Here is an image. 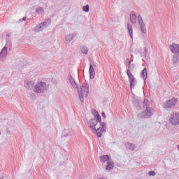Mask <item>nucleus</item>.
I'll use <instances>...</instances> for the list:
<instances>
[{
  "label": "nucleus",
  "instance_id": "obj_1",
  "mask_svg": "<svg viewBox=\"0 0 179 179\" xmlns=\"http://www.w3.org/2000/svg\"><path fill=\"white\" fill-rule=\"evenodd\" d=\"M79 99L82 103H85V97L89 94V84L83 83L80 90H78Z\"/></svg>",
  "mask_w": 179,
  "mask_h": 179
},
{
  "label": "nucleus",
  "instance_id": "obj_2",
  "mask_svg": "<svg viewBox=\"0 0 179 179\" xmlns=\"http://www.w3.org/2000/svg\"><path fill=\"white\" fill-rule=\"evenodd\" d=\"M45 89H47V83H45V82L41 81L34 86V88L33 90L34 93L40 94V93H44V92L45 91Z\"/></svg>",
  "mask_w": 179,
  "mask_h": 179
},
{
  "label": "nucleus",
  "instance_id": "obj_3",
  "mask_svg": "<svg viewBox=\"0 0 179 179\" xmlns=\"http://www.w3.org/2000/svg\"><path fill=\"white\" fill-rule=\"evenodd\" d=\"M155 114V110L150 107H147L146 110L142 113H139L138 117L139 118H150Z\"/></svg>",
  "mask_w": 179,
  "mask_h": 179
},
{
  "label": "nucleus",
  "instance_id": "obj_4",
  "mask_svg": "<svg viewBox=\"0 0 179 179\" xmlns=\"http://www.w3.org/2000/svg\"><path fill=\"white\" fill-rule=\"evenodd\" d=\"M178 101V99L176 97L172 98L171 99H169L168 101H166L163 103L164 108H166V110H169V108H173L176 104H177V102Z\"/></svg>",
  "mask_w": 179,
  "mask_h": 179
},
{
  "label": "nucleus",
  "instance_id": "obj_5",
  "mask_svg": "<svg viewBox=\"0 0 179 179\" xmlns=\"http://www.w3.org/2000/svg\"><path fill=\"white\" fill-rule=\"evenodd\" d=\"M169 122L172 125H179V113H173L169 118Z\"/></svg>",
  "mask_w": 179,
  "mask_h": 179
},
{
  "label": "nucleus",
  "instance_id": "obj_6",
  "mask_svg": "<svg viewBox=\"0 0 179 179\" xmlns=\"http://www.w3.org/2000/svg\"><path fill=\"white\" fill-rule=\"evenodd\" d=\"M106 123H101V126L99 128H98L96 131V136L98 138H101L103 135V132H106L107 127H106Z\"/></svg>",
  "mask_w": 179,
  "mask_h": 179
},
{
  "label": "nucleus",
  "instance_id": "obj_7",
  "mask_svg": "<svg viewBox=\"0 0 179 179\" xmlns=\"http://www.w3.org/2000/svg\"><path fill=\"white\" fill-rule=\"evenodd\" d=\"M94 66H96V64H94V62H90V79H94V75H96V72L94 71Z\"/></svg>",
  "mask_w": 179,
  "mask_h": 179
},
{
  "label": "nucleus",
  "instance_id": "obj_8",
  "mask_svg": "<svg viewBox=\"0 0 179 179\" xmlns=\"http://www.w3.org/2000/svg\"><path fill=\"white\" fill-rule=\"evenodd\" d=\"M78 34L74 32L73 34H69L65 36L64 43L65 44H69L71 40H73V37H76Z\"/></svg>",
  "mask_w": 179,
  "mask_h": 179
},
{
  "label": "nucleus",
  "instance_id": "obj_9",
  "mask_svg": "<svg viewBox=\"0 0 179 179\" xmlns=\"http://www.w3.org/2000/svg\"><path fill=\"white\" fill-rule=\"evenodd\" d=\"M171 52H173V54L176 55H179V45L178 44H176L173 43V45H171L169 47Z\"/></svg>",
  "mask_w": 179,
  "mask_h": 179
},
{
  "label": "nucleus",
  "instance_id": "obj_10",
  "mask_svg": "<svg viewBox=\"0 0 179 179\" xmlns=\"http://www.w3.org/2000/svg\"><path fill=\"white\" fill-rule=\"evenodd\" d=\"M24 87L27 90H32L34 87V81L33 80H26L24 81Z\"/></svg>",
  "mask_w": 179,
  "mask_h": 179
},
{
  "label": "nucleus",
  "instance_id": "obj_11",
  "mask_svg": "<svg viewBox=\"0 0 179 179\" xmlns=\"http://www.w3.org/2000/svg\"><path fill=\"white\" fill-rule=\"evenodd\" d=\"M88 125H90V128L93 129V131H96V126L97 125V120L91 119L88 122Z\"/></svg>",
  "mask_w": 179,
  "mask_h": 179
},
{
  "label": "nucleus",
  "instance_id": "obj_12",
  "mask_svg": "<svg viewBox=\"0 0 179 179\" xmlns=\"http://www.w3.org/2000/svg\"><path fill=\"white\" fill-rule=\"evenodd\" d=\"M6 55H8V47L4 46L0 52V59L6 58Z\"/></svg>",
  "mask_w": 179,
  "mask_h": 179
},
{
  "label": "nucleus",
  "instance_id": "obj_13",
  "mask_svg": "<svg viewBox=\"0 0 179 179\" xmlns=\"http://www.w3.org/2000/svg\"><path fill=\"white\" fill-rule=\"evenodd\" d=\"M33 31H35V33H40V31H43L44 30V28L43 27V24L40 23L37 24L36 27L33 28Z\"/></svg>",
  "mask_w": 179,
  "mask_h": 179
},
{
  "label": "nucleus",
  "instance_id": "obj_14",
  "mask_svg": "<svg viewBox=\"0 0 179 179\" xmlns=\"http://www.w3.org/2000/svg\"><path fill=\"white\" fill-rule=\"evenodd\" d=\"M127 31L131 38V40H134V29H132V25L131 24H127Z\"/></svg>",
  "mask_w": 179,
  "mask_h": 179
},
{
  "label": "nucleus",
  "instance_id": "obj_15",
  "mask_svg": "<svg viewBox=\"0 0 179 179\" xmlns=\"http://www.w3.org/2000/svg\"><path fill=\"white\" fill-rule=\"evenodd\" d=\"M94 115L95 116V118H96V120L97 121V124L99 122L100 126H101V124H103V122H101V117L99 114V112H97L96 110H94Z\"/></svg>",
  "mask_w": 179,
  "mask_h": 179
},
{
  "label": "nucleus",
  "instance_id": "obj_16",
  "mask_svg": "<svg viewBox=\"0 0 179 179\" xmlns=\"http://www.w3.org/2000/svg\"><path fill=\"white\" fill-rule=\"evenodd\" d=\"M125 146L127 148V149H129V150H135V149H136V146H135V144L127 142L125 143Z\"/></svg>",
  "mask_w": 179,
  "mask_h": 179
},
{
  "label": "nucleus",
  "instance_id": "obj_17",
  "mask_svg": "<svg viewBox=\"0 0 179 179\" xmlns=\"http://www.w3.org/2000/svg\"><path fill=\"white\" fill-rule=\"evenodd\" d=\"M130 22L133 24H135V23H136V15L135 14V13L134 11H132L130 13Z\"/></svg>",
  "mask_w": 179,
  "mask_h": 179
},
{
  "label": "nucleus",
  "instance_id": "obj_18",
  "mask_svg": "<svg viewBox=\"0 0 179 179\" xmlns=\"http://www.w3.org/2000/svg\"><path fill=\"white\" fill-rule=\"evenodd\" d=\"M41 24H42L43 27L45 29L46 27H48L50 24H51V20L50 18L45 19L44 22H41Z\"/></svg>",
  "mask_w": 179,
  "mask_h": 179
},
{
  "label": "nucleus",
  "instance_id": "obj_19",
  "mask_svg": "<svg viewBox=\"0 0 179 179\" xmlns=\"http://www.w3.org/2000/svg\"><path fill=\"white\" fill-rule=\"evenodd\" d=\"M138 24L141 33H143V34H146V33H148V31L146 30V25H145V22Z\"/></svg>",
  "mask_w": 179,
  "mask_h": 179
},
{
  "label": "nucleus",
  "instance_id": "obj_20",
  "mask_svg": "<svg viewBox=\"0 0 179 179\" xmlns=\"http://www.w3.org/2000/svg\"><path fill=\"white\" fill-rule=\"evenodd\" d=\"M113 169H114V162L111 161H108L106 166V169L110 171V170H113Z\"/></svg>",
  "mask_w": 179,
  "mask_h": 179
},
{
  "label": "nucleus",
  "instance_id": "obj_21",
  "mask_svg": "<svg viewBox=\"0 0 179 179\" xmlns=\"http://www.w3.org/2000/svg\"><path fill=\"white\" fill-rule=\"evenodd\" d=\"M172 62L173 65L179 63V55H174L172 57Z\"/></svg>",
  "mask_w": 179,
  "mask_h": 179
},
{
  "label": "nucleus",
  "instance_id": "obj_22",
  "mask_svg": "<svg viewBox=\"0 0 179 179\" xmlns=\"http://www.w3.org/2000/svg\"><path fill=\"white\" fill-rule=\"evenodd\" d=\"M80 50L83 54H87L89 52V50L86 45H83L80 47Z\"/></svg>",
  "mask_w": 179,
  "mask_h": 179
},
{
  "label": "nucleus",
  "instance_id": "obj_23",
  "mask_svg": "<svg viewBox=\"0 0 179 179\" xmlns=\"http://www.w3.org/2000/svg\"><path fill=\"white\" fill-rule=\"evenodd\" d=\"M100 160L102 163H106V162H108V160H110V156L102 155L101 157H100Z\"/></svg>",
  "mask_w": 179,
  "mask_h": 179
},
{
  "label": "nucleus",
  "instance_id": "obj_24",
  "mask_svg": "<svg viewBox=\"0 0 179 179\" xmlns=\"http://www.w3.org/2000/svg\"><path fill=\"white\" fill-rule=\"evenodd\" d=\"M35 13L36 15H43L44 13V8L43 7H37Z\"/></svg>",
  "mask_w": 179,
  "mask_h": 179
},
{
  "label": "nucleus",
  "instance_id": "obj_25",
  "mask_svg": "<svg viewBox=\"0 0 179 179\" xmlns=\"http://www.w3.org/2000/svg\"><path fill=\"white\" fill-rule=\"evenodd\" d=\"M141 75L143 76V80H146V79H148V71L146 70V68H144L141 71Z\"/></svg>",
  "mask_w": 179,
  "mask_h": 179
},
{
  "label": "nucleus",
  "instance_id": "obj_26",
  "mask_svg": "<svg viewBox=\"0 0 179 179\" xmlns=\"http://www.w3.org/2000/svg\"><path fill=\"white\" fill-rule=\"evenodd\" d=\"M147 55H148V50L146 49V48H144V49L142 50L141 52V56L143 58H146Z\"/></svg>",
  "mask_w": 179,
  "mask_h": 179
},
{
  "label": "nucleus",
  "instance_id": "obj_27",
  "mask_svg": "<svg viewBox=\"0 0 179 179\" xmlns=\"http://www.w3.org/2000/svg\"><path fill=\"white\" fill-rule=\"evenodd\" d=\"M143 108H148V107H150V102L148 99H144L143 102Z\"/></svg>",
  "mask_w": 179,
  "mask_h": 179
},
{
  "label": "nucleus",
  "instance_id": "obj_28",
  "mask_svg": "<svg viewBox=\"0 0 179 179\" xmlns=\"http://www.w3.org/2000/svg\"><path fill=\"white\" fill-rule=\"evenodd\" d=\"M124 64L127 66V70L129 69V71H130V69H131V62L129 61V58L126 59V61H125Z\"/></svg>",
  "mask_w": 179,
  "mask_h": 179
},
{
  "label": "nucleus",
  "instance_id": "obj_29",
  "mask_svg": "<svg viewBox=\"0 0 179 179\" xmlns=\"http://www.w3.org/2000/svg\"><path fill=\"white\" fill-rule=\"evenodd\" d=\"M133 104L135 106V107L137 108V110L141 109V106L139 104V101H138V99H134Z\"/></svg>",
  "mask_w": 179,
  "mask_h": 179
},
{
  "label": "nucleus",
  "instance_id": "obj_30",
  "mask_svg": "<svg viewBox=\"0 0 179 179\" xmlns=\"http://www.w3.org/2000/svg\"><path fill=\"white\" fill-rule=\"evenodd\" d=\"M127 73L129 81L133 80L134 79H135V78L134 77L132 73H131V71H129V69L127 70Z\"/></svg>",
  "mask_w": 179,
  "mask_h": 179
},
{
  "label": "nucleus",
  "instance_id": "obj_31",
  "mask_svg": "<svg viewBox=\"0 0 179 179\" xmlns=\"http://www.w3.org/2000/svg\"><path fill=\"white\" fill-rule=\"evenodd\" d=\"M130 89H132V87H135V83H136V80H130Z\"/></svg>",
  "mask_w": 179,
  "mask_h": 179
},
{
  "label": "nucleus",
  "instance_id": "obj_32",
  "mask_svg": "<svg viewBox=\"0 0 179 179\" xmlns=\"http://www.w3.org/2000/svg\"><path fill=\"white\" fill-rule=\"evenodd\" d=\"M90 9V7L89 6L88 4L83 7V10L84 12H89Z\"/></svg>",
  "mask_w": 179,
  "mask_h": 179
},
{
  "label": "nucleus",
  "instance_id": "obj_33",
  "mask_svg": "<svg viewBox=\"0 0 179 179\" xmlns=\"http://www.w3.org/2000/svg\"><path fill=\"white\" fill-rule=\"evenodd\" d=\"M138 24L144 23L143 20H142V16H141V15H138Z\"/></svg>",
  "mask_w": 179,
  "mask_h": 179
},
{
  "label": "nucleus",
  "instance_id": "obj_34",
  "mask_svg": "<svg viewBox=\"0 0 179 179\" xmlns=\"http://www.w3.org/2000/svg\"><path fill=\"white\" fill-rule=\"evenodd\" d=\"M148 176H150V177H155V176H156V172L150 171L148 172Z\"/></svg>",
  "mask_w": 179,
  "mask_h": 179
},
{
  "label": "nucleus",
  "instance_id": "obj_35",
  "mask_svg": "<svg viewBox=\"0 0 179 179\" xmlns=\"http://www.w3.org/2000/svg\"><path fill=\"white\" fill-rule=\"evenodd\" d=\"M69 80L71 85H73V83H75V80H73V78H72V76L69 77Z\"/></svg>",
  "mask_w": 179,
  "mask_h": 179
},
{
  "label": "nucleus",
  "instance_id": "obj_36",
  "mask_svg": "<svg viewBox=\"0 0 179 179\" xmlns=\"http://www.w3.org/2000/svg\"><path fill=\"white\" fill-rule=\"evenodd\" d=\"M71 85L73 87H74V89H78V84L76 83V82L74 81V83Z\"/></svg>",
  "mask_w": 179,
  "mask_h": 179
},
{
  "label": "nucleus",
  "instance_id": "obj_37",
  "mask_svg": "<svg viewBox=\"0 0 179 179\" xmlns=\"http://www.w3.org/2000/svg\"><path fill=\"white\" fill-rule=\"evenodd\" d=\"M130 66H131V69H134V68H135V64H130Z\"/></svg>",
  "mask_w": 179,
  "mask_h": 179
},
{
  "label": "nucleus",
  "instance_id": "obj_38",
  "mask_svg": "<svg viewBox=\"0 0 179 179\" xmlns=\"http://www.w3.org/2000/svg\"><path fill=\"white\" fill-rule=\"evenodd\" d=\"M101 115H102V117H103V118H106V113L102 112V113H101Z\"/></svg>",
  "mask_w": 179,
  "mask_h": 179
},
{
  "label": "nucleus",
  "instance_id": "obj_39",
  "mask_svg": "<svg viewBox=\"0 0 179 179\" xmlns=\"http://www.w3.org/2000/svg\"><path fill=\"white\" fill-rule=\"evenodd\" d=\"M8 38H9V37H10V33H8L6 34V40H8Z\"/></svg>",
  "mask_w": 179,
  "mask_h": 179
},
{
  "label": "nucleus",
  "instance_id": "obj_40",
  "mask_svg": "<svg viewBox=\"0 0 179 179\" xmlns=\"http://www.w3.org/2000/svg\"><path fill=\"white\" fill-rule=\"evenodd\" d=\"M31 99H36V94H31Z\"/></svg>",
  "mask_w": 179,
  "mask_h": 179
},
{
  "label": "nucleus",
  "instance_id": "obj_41",
  "mask_svg": "<svg viewBox=\"0 0 179 179\" xmlns=\"http://www.w3.org/2000/svg\"><path fill=\"white\" fill-rule=\"evenodd\" d=\"M26 20V17H23L22 20H20V22H24Z\"/></svg>",
  "mask_w": 179,
  "mask_h": 179
},
{
  "label": "nucleus",
  "instance_id": "obj_42",
  "mask_svg": "<svg viewBox=\"0 0 179 179\" xmlns=\"http://www.w3.org/2000/svg\"><path fill=\"white\" fill-rule=\"evenodd\" d=\"M6 134H10V131H9V129H6Z\"/></svg>",
  "mask_w": 179,
  "mask_h": 179
},
{
  "label": "nucleus",
  "instance_id": "obj_43",
  "mask_svg": "<svg viewBox=\"0 0 179 179\" xmlns=\"http://www.w3.org/2000/svg\"><path fill=\"white\" fill-rule=\"evenodd\" d=\"M69 135H68V134H65V136H68Z\"/></svg>",
  "mask_w": 179,
  "mask_h": 179
},
{
  "label": "nucleus",
  "instance_id": "obj_44",
  "mask_svg": "<svg viewBox=\"0 0 179 179\" xmlns=\"http://www.w3.org/2000/svg\"><path fill=\"white\" fill-rule=\"evenodd\" d=\"M0 179H3V178H1V177H0Z\"/></svg>",
  "mask_w": 179,
  "mask_h": 179
},
{
  "label": "nucleus",
  "instance_id": "obj_45",
  "mask_svg": "<svg viewBox=\"0 0 179 179\" xmlns=\"http://www.w3.org/2000/svg\"><path fill=\"white\" fill-rule=\"evenodd\" d=\"M178 149H179V145H178Z\"/></svg>",
  "mask_w": 179,
  "mask_h": 179
}]
</instances>
